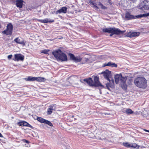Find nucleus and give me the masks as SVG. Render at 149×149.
<instances>
[{"instance_id": "f8f14e48", "label": "nucleus", "mask_w": 149, "mask_h": 149, "mask_svg": "<svg viewBox=\"0 0 149 149\" xmlns=\"http://www.w3.org/2000/svg\"><path fill=\"white\" fill-rule=\"evenodd\" d=\"M112 31H116L115 33H111V34L110 35V36H112L113 34L120 35L124 33L125 31H121L119 29L117 28H114V29Z\"/></svg>"}, {"instance_id": "4c0bfd02", "label": "nucleus", "mask_w": 149, "mask_h": 149, "mask_svg": "<svg viewBox=\"0 0 149 149\" xmlns=\"http://www.w3.org/2000/svg\"><path fill=\"white\" fill-rule=\"evenodd\" d=\"M147 132H149V130H148V131H147Z\"/></svg>"}, {"instance_id": "b1692460", "label": "nucleus", "mask_w": 149, "mask_h": 149, "mask_svg": "<svg viewBox=\"0 0 149 149\" xmlns=\"http://www.w3.org/2000/svg\"><path fill=\"white\" fill-rule=\"evenodd\" d=\"M43 123L47 124L51 126L53 125L52 123L50 121L46 120H45Z\"/></svg>"}, {"instance_id": "9d476101", "label": "nucleus", "mask_w": 149, "mask_h": 149, "mask_svg": "<svg viewBox=\"0 0 149 149\" xmlns=\"http://www.w3.org/2000/svg\"><path fill=\"white\" fill-rule=\"evenodd\" d=\"M14 58L13 59V60L15 61H23L24 59V56L21 54H14Z\"/></svg>"}, {"instance_id": "4be33fe9", "label": "nucleus", "mask_w": 149, "mask_h": 149, "mask_svg": "<svg viewBox=\"0 0 149 149\" xmlns=\"http://www.w3.org/2000/svg\"><path fill=\"white\" fill-rule=\"evenodd\" d=\"M127 79L126 77H124L122 76V78H120V82L123 83V84H125V82Z\"/></svg>"}, {"instance_id": "7ed1b4c3", "label": "nucleus", "mask_w": 149, "mask_h": 149, "mask_svg": "<svg viewBox=\"0 0 149 149\" xmlns=\"http://www.w3.org/2000/svg\"><path fill=\"white\" fill-rule=\"evenodd\" d=\"M52 54L57 60L63 61H67V56L61 49H57L52 52Z\"/></svg>"}, {"instance_id": "423d86ee", "label": "nucleus", "mask_w": 149, "mask_h": 149, "mask_svg": "<svg viewBox=\"0 0 149 149\" xmlns=\"http://www.w3.org/2000/svg\"><path fill=\"white\" fill-rule=\"evenodd\" d=\"M13 25L11 23H10L7 24L6 28L5 30L2 31V33L6 36H11L13 33Z\"/></svg>"}, {"instance_id": "e433bc0d", "label": "nucleus", "mask_w": 149, "mask_h": 149, "mask_svg": "<svg viewBox=\"0 0 149 149\" xmlns=\"http://www.w3.org/2000/svg\"><path fill=\"white\" fill-rule=\"evenodd\" d=\"M72 117H74V116L73 115H72L71 116Z\"/></svg>"}, {"instance_id": "f03ea898", "label": "nucleus", "mask_w": 149, "mask_h": 149, "mask_svg": "<svg viewBox=\"0 0 149 149\" xmlns=\"http://www.w3.org/2000/svg\"><path fill=\"white\" fill-rule=\"evenodd\" d=\"M101 74H102L104 78L109 81L106 84V86L107 88L109 90L110 87L112 88L114 84L113 80L110 79L111 76V72L108 70H106L105 71L101 72Z\"/></svg>"}, {"instance_id": "5701e85b", "label": "nucleus", "mask_w": 149, "mask_h": 149, "mask_svg": "<svg viewBox=\"0 0 149 149\" xmlns=\"http://www.w3.org/2000/svg\"><path fill=\"white\" fill-rule=\"evenodd\" d=\"M133 111L130 109H127L125 110L126 113L127 114H131L133 113Z\"/></svg>"}, {"instance_id": "58836bf2", "label": "nucleus", "mask_w": 149, "mask_h": 149, "mask_svg": "<svg viewBox=\"0 0 149 149\" xmlns=\"http://www.w3.org/2000/svg\"><path fill=\"white\" fill-rule=\"evenodd\" d=\"M1 28V25H0V28Z\"/></svg>"}, {"instance_id": "aec40b11", "label": "nucleus", "mask_w": 149, "mask_h": 149, "mask_svg": "<svg viewBox=\"0 0 149 149\" xmlns=\"http://www.w3.org/2000/svg\"><path fill=\"white\" fill-rule=\"evenodd\" d=\"M122 78V75L121 74H116L115 77V81L116 84H118L119 82H120V78Z\"/></svg>"}, {"instance_id": "f704fd0d", "label": "nucleus", "mask_w": 149, "mask_h": 149, "mask_svg": "<svg viewBox=\"0 0 149 149\" xmlns=\"http://www.w3.org/2000/svg\"><path fill=\"white\" fill-rule=\"evenodd\" d=\"M124 87H125V88H127V86H126V85H125V86H124Z\"/></svg>"}, {"instance_id": "a878e982", "label": "nucleus", "mask_w": 149, "mask_h": 149, "mask_svg": "<svg viewBox=\"0 0 149 149\" xmlns=\"http://www.w3.org/2000/svg\"><path fill=\"white\" fill-rule=\"evenodd\" d=\"M24 126L29 127L30 128H32V126L28 123L24 121Z\"/></svg>"}, {"instance_id": "c756f323", "label": "nucleus", "mask_w": 149, "mask_h": 149, "mask_svg": "<svg viewBox=\"0 0 149 149\" xmlns=\"http://www.w3.org/2000/svg\"><path fill=\"white\" fill-rule=\"evenodd\" d=\"M136 18H141L143 17V14H140L138 15L134 16Z\"/></svg>"}, {"instance_id": "9b49d317", "label": "nucleus", "mask_w": 149, "mask_h": 149, "mask_svg": "<svg viewBox=\"0 0 149 149\" xmlns=\"http://www.w3.org/2000/svg\"><path fill=\"white\" fill-rule=\"evenodd\" d=\"M139 32H135L133 31H129L126 35L127 37L132 38L133 37L138 36L140 35Z\"/></svg>"}, {"instance_id": "c9c22d12", "label": "nucleus", "mask_w": 149, "mask_h": 149, "mask_svg": "<svg viewBox=\"0 0 149 149\" xmlns=\"http://www.w3.org/2000/svg\"><path fill=\"white\" fill-rule=\"evenodd\" d=\"M144 130L146 131V132H147V131H148V130Z\"/></svg>"}, {"instance_id": "39448f33", "label": "nucleus", "mask_w": 149, "mask_h": 149, "mask_svg": "<svg viewBox=\"0 0 149 149\" xmlns=\"http://www.w3.org/2000/svg\"><path fill=\"white\" fill-rule=\"evenodd\" d=\"M24 79L26 81H36L40 82H45L46 80L45 78L41 77H32L29 76L27 78H25Z\"/></svg>"}, {"instance_id": "bb28decb", "label": "nucleus", "mask_w": 149, "mask_h": 149, "mask_svg": "<svg viewBox=\"0 0 149 149\" xmlns=\"http://www.w3.org/2000/svg\"><path fill=\"white\" fill-rule=\"evenodd\" d=\"M24 121L21 120L19 122L17 123V125L21 126H24Z\"/></svg>"}, {"instance_id": "a211bd4d", "label": "nucleus", "mask_w": 149, "mask_h": 149, "mask_svg": "<svg viewBox=\"0 0 149 149\" xmlns=\"http://www.w3.org/2000/svg\"><path fill=\"white\" fill-rule=\"evenodd\" d=\"M67 8L66 7H63L61 9H60L58 10L56 12V14L58 13H65L67 12Z\"/></svg>"}, {"instance_id": "7c9ffc66", "label": "nucleus", "mask_w": 149, "mask_h": 149, "mask_svg": "<svg viewBox=\"0 0 149 149\" xmlns=\"http://www.w3.org/2000/svg\"><path fill=\"white\" fill-rule=\"evenodd\" d=\"M22 141L24 143H27V144H29V141L26 139H23L22 140Z\"/></svg>"}, {"instance_id": "f3484780", "label": "nucleus", "mask_w": 149, "mask_h": 149, "mask_svg": "<svg viewBox=\"0 0 149 149\" xmlns=\"http://www.w3.org/2000/svg\"><path fill=\"white\" fill-rule=\"evenodd\" d=\"M114 29V28H104L102 29V31L104 33H115V32L116 31H112L113 29Z\"/></svg>"}, {"instance_id": "393cba45", "label": "nucleus", "mask_w": 149, "mask_h": 149, "mask_svg": "<svg viewBox=\"0 0 149 149\" xmlns=\"http://www.w3.org/2000/svg\"><path fill=\"white\" fill-rule=\"evenodd\" d=\"M37 120L41 123H43L44 122L45 119L40 117H38L37 119Z\"/></svg>"}, {"instance_id": "4468645a", "label": "nucleus", "mask_w": 149, "mask_h": 149, "mask_svg": "<svg viewBox=\"0 0 149 149\" xmlns=\"http://www.w3.org/2000/svg\"><path fill=\"white\" fill-rule=\"evenodd\" d=\"M125 17L127 20L135 19L134 16L131 15L129 12L127 11L125 13Z\"/></svg>"}, {"instance_id": "2eb2a0df", "label": "nucleus", "mask_w": 149, "mask_h": 149, "mask_svg": "<svg viewBox=\"0 0 149 149\" xmlns=\"http://www.w3.org/2000/svg\"><path fill=\"white\" fill-rule=\"evenodd\" d=\"M14 41L17 43L22 45L24 46L25 45V42L24 40L21 38H17L14 40Z\"/></svg>"}, {"instance_id": "f257e3e1", "label": "nucleus", "mask_w": 149, "mask_h": 149, "mask_svg": "<svg viewBox=\"0 0 149 149\" xmlns=\"http://www.w3.org/2000/svg\"><path fill=\"white\" fill-rule=\"evenodd\" d=\"M83 81L87 83L90 86L95 87H101L104 88V86L99 81L98 77L97 76H95L94 77V81L91 77L84 79Z\"/></svg>"}, {"instance_id": "c85d7f7f", "label": "nucleus", "mask_w": 149, "mask_h": 149, "mask_svg": "<svg viewBox=\"0 0 149 149\" xmlns=\"http://www.w3.org/2000/svg\"><path fill=\"white\" fill-rule=\"evenodd\" d=\"M49 51V50L48 49H44L42 50L41 52L43 54H47Z\"/></svg>"}, {"instance_id": "ddd939ff", "label": "nucleus", "mask_w": 149, "mask_h": 149, "mask_svg": "<svg viewBox=\"0 0 149 149\" xmlns=\"http://www.w3.org/2000/svg\"><path fill=\"white\" fill-rule=\"evenodd\" d=\"M36 20L37 21L42 23H52L54 22V19H49L48 18H46L44 19H36Z\"/></svg>"}, {"instance_id": "6ab92c4d", "label": "nucleus", "mask_w": 149, "mask_h": 149, "mask_svg": "<svg viewBox=\"0 0 149 149\" xmlns=\"http://www.w3.org/2000/svg\"><path fill=\"white\" fill-rule=\"evenodd\" d=\"M110 66H112V67H114L116 68L117 67V65L115 63H113L111 61L107 63H104L103 64L104 67Z\"/></svg>"}, {"instance_id": "412c9836", "label": "nucleus", "mask_w": 149, "mask_h": 149, "mask_svg": "<svg viewBox=\"0 0 149 149\" xmlns=\"http://www.w3.org/2000/svg\"><path fill=\"white\" fill-rule=\"evenodd\" d=\"M53 109V107L50 105L49 106V108L47 109V113L48 115H50L52 112Z\"/></svg>"}, {"instance_id": "0eeeda50", "label": "nucleus", "mask_w": 149, "mask_h": 149, "mask_svg": "<svg viewBox=\"0 0 149 149\" xmlns=\"http://www.w3.org/2000/svg\"><path fill=\"white\" fill-rule=\"evenodd\" d=\"M139 8L141 10H149V0H144L139 4Z\"/></svg>"}, {"instance_id": "6e6552de", "label": "nucleus", "mask_w": 149, "mask_h": 149, "mask_svg": "<svg viewBox=\"0 0 149 149\" xmlns=\"http://www.w3.org/2000/svg\"><path fill=\"white\" fill-rule=\"evenodd\" d=\"M123 145L124 146L127 148H130L137 149L139 148V146L135 143H129L127 142H123Z\"/></svg>"}, {"instance_id": "72a5a7b5", "label": "nucleus", "mask_w": 149, "mask_h": 149, "mask_svg": "<svg viewBox=\"0 0 149 149\" xmlns=\"http://www.w3.org/2000/svg\"><path fill=\"white\" fill-rule=\"evenodd\" d=\"M3 137V135L0 132V137Z\"/></svg>"}, {"instance_id": "2f4dec72", "label": "nucleus", "mask_w": 149, "mask_h": 149, "mask_svg": "<svg viewBox=\"0 0 149 149\" xmlns=\"http://www.w3.org/2000/svg\"><path fill=\"white\" fill-rule=\"evenodd\" d=\"M149 15V14H148V13L143 14V17H147V16H148Z\"/></svg>"}, {"instance_id": "20e7f679", "label": "nucleus", "mask_w": 149, "mask_h": 149, "mask_svg": "<svg viewBox=\"0 0 149 149\" xmlns=\"http://www.w3.org/2000/svg\"><path fill=\"white\" fill-rule=\"evenodd\" d=\"M134 83L137 86L140 88H145L147 86V81L143 77H139L135 78Z\"/></svg>"}, {"instance_id": "dca6fc26", "label": "nucleus", "mask_w": 149, "mask_h": 149, "mask_svg": "<svg viewBox=\"0 0 149 149\" xmlns=\"http://www.w3.org/2000/svg\"><path fill=\"white\" fill-rule=\"evenodd\" d=\"M23 0H16V5L17 7L19 8H22L23 5Z\"/></svg>"}, {"instance_id": "473e14b6", "label": "nucleus", "mask_w": 149, "mask_h": 149, "mask_svg": "<svg viewBox=\"0 0 149 149\" xmlns=\"http://www.w3.org/2000/svg\"><path fill=\"white\" fill-rule=\"evenodd\" d=\"M12 56L13 55L12 54L8 56V59H10L12 58Z\"/></svg>"}, {"instance_id": "1a4fd4ad", "label": "nucleus", "mask_w": 149, "mask_h": 149, "mask_svg": "<svg viewBox=\"0 0 149 149\" xmlns=\"http://www.w3.org/2000/svg\"><path fill=\"white\" fill-rule=\"evenodd\" d=\"M68 55L70 56V59L75 62H80L82 59V58L80 56H78L75 57L73 54L70 53L68 54Z\"/></svg>"}, {"instance_id": "cd10ccee", "label": "nucleus", "mask_w": 149, "mask_h": 149, "mask_svg": "<svg viewBox=\"0 0 149 149\" xmlns=\"http://www.w3.org/2000/svg\"><path fill=\"white\" fill-rule=\"evenodd\" d=\"M101 8L102 9H106L107 8L104 6L102 4L100 3L99 4Z\"/></svg>"}]
</instances>
